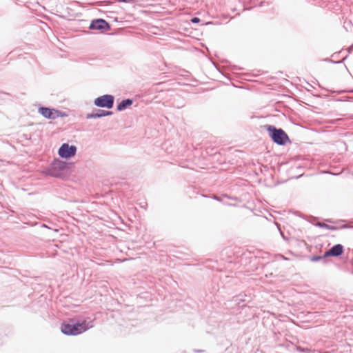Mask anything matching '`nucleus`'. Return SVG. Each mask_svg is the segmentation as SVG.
<instances>
[{
    "label": "nucleus",
    "mask_w": 353,
    "mask_h": 353,
    "mask_svg": "<svg viewBox=\"0 0 353 353\" xmlns=\"http://www.w3.org/2000/svg\"><path fill=\"white\" fill-rule=\"evenodd\" d=\"M114 98L112 95L105 94L94 99V103L100 108H112L114 105Z\"/></svg>",
    "instance_id": "obj_4"
},
{
    "label": "nucleus",
    "mask_w": 353,
    "mask_h": 353,
    "mask_svg": "<svg viewBox=\"0 0 353 353\" xmlns=\"http://www.w3.org/2000/svg\"><path fill=\"white\" fill-rule=\"evenodd\" d=\"M68 168V164L61 161H54L50 167L49 174L54 177H59L61 175V171Z\"/></svg>",
    "instance_id": "obj_5"
},
{
    "label": "nucleus",
    "mask_w": 353,
    "mask_h": 353,
    "mask_svg": "<svg viewBox=\"0 0 353 353\" xmlns=\"http://www.w3.org/2000/svg\"><path fill=\"white\" fill-rule=\"evenodd\" d=\"M113 113L111 111H107L103 110H97V112L89 113L86 114V119H97L103 117L110 116Z\"/></svg>",
    "instance_id": "obj_9"
},
{
    "label": "nucleus",
    "mask_w": 353,
    "mask_h": 353,
    "mask_svg": "<svg viewBox=\"0 0 353 353\" xmlns=\"http://www.w3.org/2000/svg\"><path fill=\"white\" fill-rule=\"evenodd\" d=\"M343 252V246L341 244H336L325 252L323 257L339 256Z\"/></svg>",
    "instance_id": "obj_8"
},
{
    "label": "nucleus",
    "mask_w": 353,
    "mask_h": 353,
    "mask_svg": "<svg viewBox=\"0 0 353 353\" xmlns=\"http://www.w3.org/2000/svg\"><path fill=\"white\" fill-rule=\"evenodd\" d=\"M281 234H282L283 238L285 239V236L282 233H281Z\"/></svg>",
    "instance_id": "obj_15"
},
{
    "label": "nucleus",
    "mask_w": 353,
    "mask_h": 353,
    "mask_svg": "<svg viewBox=\"0 0 353 353\" xmlns=\"http://www.w3.org/2000/svg\"><path fill=\"white\" fill-rule=\"evenodd\" d=\"M191 21L192 23H198V22L200 21V19L198 17H194V18L192 19Z\"/></svg>",
    "instance_id": "obj_13"
},
{
    "label": "nucleus",
    "mask_w": 353,
    "mask_h": 353,
    "mask_svg": "<svg viewBox=\"0 0 353 353\" xmlns=\"http://www.w3.org/2000/svg\"><path fill=\"white\" fill-rule=\"evenodd\" d=\"M297 350L300 352H307L309 351L308 349H305V348H303L301 347H297Z\"/></svg>",
    "instance_id": "obj_12"
},
{
    "label": "nucleus",
    "mask_w": 353,
    "mask_h": 353,
    "mask_svg": "<svg viewBox=\"0 0 353 353\" xmlns=\"http://www.w3.org/2000/svg\"><path fill=\"white\" fill-rule=\"evenodd\" d=\"M322 258H323L322 256H314L312 260L313 261H318L320 259H321Z\"/></svg>",
    "instance_id": "obj_14"
},
{
    "label": "nucleus",
    "mask_w": 353,
    "mask_h": 353,
    "mask_svg": "<svg viewBox=\"0 0 353 353\" xmlns=\"http://www.w3.org/2000/svg\"><path fill=\"white\" fill-rule=\"evenodd\" d=\"M93 327L91 321L87 323L85 321L82 323H64L62 324L61 332L66 335H77L85 332L89 328Z\"/></svg>",
    "instance_id": "obj_1"
},
{
    "label": "nucleus",
    "mask_w": 353,
    "mask_h": 353,
    "mask_svg": "<svg viewBox=\"0 0 353 353\" xmlns=\"http://www.w3.org/2000/svg\"><path fill=\"white\" fill-rule=\"evenodd\" d=\"M133 103L132 99H127L119 103L117 107L118 111H123Z\"/></svg>",
    "instance_id": "obj_10"
},
{
    "label": "nucleus",
    "mask_w": 353,
    "mask_h": 353,
    "mask_svg": "<svg viewBox=\"0 0 353 353\" xmlns=\"http://www.w3.org/2000/svg\"><path fill=\"white\" fill-rule=\"evenodd\" d=\"M318 225H319L321 228H330V226L329 225H327L326 223H318Z\"/></svg>",
    "instance_id": "obj_11"
},
{
    "label": "nucleus",
    "mask_w": 353,
    "mask_h": 353,
    "mask_svg": "<svg viewBox=\"0 0 353 353\" xmlns=\"http://www.w3.org/2000/svg\"><path fill=\"white\" fill-rule=\"evenodd\" d=\"M267 129L272 141L278 145H283L289 141L288 136L282 129L273 125H268Z\"/></svg>",
    "instance_id": "obj_2"
},
{
    "label": "nucleus",
    "mask_w": 353,
    "mask_h": 353,
    "mask_svg": "<svg viewBox=\"0 0 353 353\" xmlns=\"http://www.w3.org/2000/svg\"><path fill=\"white\" fill-rule=\"evenodd\" d=\"M89 28L90 30H108L110 29V26L105 20L98 19L93 20L90 23Z\"/></svg>",
    "instance_id": "obj_7"
},
{
    "label": "nucleus",
    "mask_w": 353,
    "mask_h": 353,
    "mask_svg": "<svg viewBox=\"0 0 353 353\" xmlns=\"http://www.w3.org/2000/svg\"><path fill=\"white\" fill-rule=\"evenodd\" d=\"M77 147L69 145L68 143H63L59 149V154L62 158L68 159L75 155Z\"/></svg>",
    "instance_id": "obj_6"
},
{
    "label": "nucleus",
    "mask_w": 353,
    "mask_h": 353,
    "mask_svg": "<svg viewBox=\"0 0 353 353\" xmlns=\"http://www.w3.org/2000/svg\"><path fill=\"white\" fill-rule=\"evenodd\" d=\"M38 112L43 117L49 119H55L59 117H67L66 113L55 110L54 108L41 107L39 108Z\"/></svg>",
    "instance_id": "obj_3"
}]
</instances>
